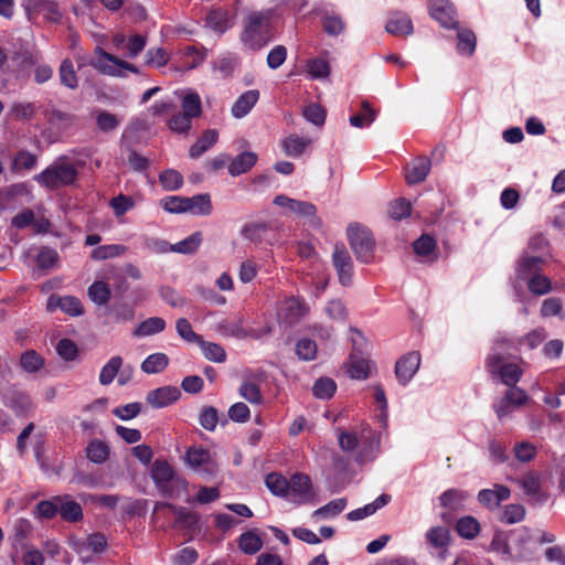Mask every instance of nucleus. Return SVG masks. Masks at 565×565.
<instances>
[{"instance_id": "f257e3e1", "label": "nucleus", "mask_w": 565, "mask_h": 565, "mask_svg": "<svg viewBox=\"0 0 565 565\" xmlns=\"http://www.w3.org/2000/svg\"><path fill=\"white\" fill-rule=\"evenodd\" d=\"M339 447L351 455L356 462L363 463L374 459L379 450V435L367 425L351 430L338 429Z\"/></svg>"}, {"instance_id": "f03ea898", "label": "nucleus", "mask_w": 565, "mask_h": 565, "mask_svg": "<svg viewBox=\"0 0 565 565\" xmlns=\"http://www.w3.org/2000/svg\"><path fill=\"white\" fill-rule=\"evenodd\" d=\"M504 349L505 340L497 341L492 353L486 360V369L492 377L499 379L504 385L518 387L516 383L521 380L523 370L503 353Z\"/></svg>"}, {"instance_id": "7ed1b4c3", "label": "nucleus", "mask_w": 565, "mask_h": 565, "mask_svg": "<svg viewBox=\"0 0 565 565\" xmlns=\"http://www.w3.org/2000/svg\"><path fill=\"white\" fill-rule=\"evenodd\" d=\"M271 10L250 12L245 21L242 41L253 51L260 50L270 40Z\"/></svg>"}, {"instance_id": "20e7f679", "label": "nucleus", "mask_w": 565, "mask_h": 565, "mask_svg": "<svg viewBox=\"0 0 565 565\" xmlns=\"http://www.w3.org/2000/svg\"><path fill=\"white\" fill-rule=\"evenodd\" d=\"M150 477L157 489L167 497H179L186 490V481L166 460L157 459L153 461L150 468Z\"/></svg>"}, {"instance_id": "39448f33", "label": "nucleus", "mask_w": 565, "mask_h": 565, "mask_svg": "<svg viewBox=\"0 0 565 565\" xmlns=\"http://www.w3.org/2000/svg\"><path fill=\"white\" fill-rule=\"evenodd\" d=\"M76 178L77 170L75 166L66 158H58L34 179L47 189H58L72 184Z\"/></svg>"}, {"instance_id": "423d86ee", "label": "nucleus", "mask_w": 565, "mask_h": 565, "mask_svg": "<svg viewBox=\"0 0 565 565\" xmlns=\"http://www.w3.org/2000/svg\"><path fill=\"white\" fill-rule=\"evenodd\" d=\"M95 54L96 57L90 62V65L104 75L122 78L127 76V73H139V68L136 65L118 58L100 47H96Z\"/></svg>"}, {"instance_id": "0eeeda50", "label": "nucleus", "mask_w": 565, "mask_h": 565, "mask_svg": "<svg viewBox=\"0 0 565 565\" xmlns=\"http://www.w3.org/2000/svg\"><path fill=\"white\" fill-rule=\"evenodd\" d=\"M348 237L355 257L362 263H371L375 246L372 234L360 225H352L348 228Z\"/></svg>"}, {"instance_id": "6e6552de", "label": "nucleus", "mask_w": 565, "mask_h": 565, "mask_svg": "<svg viewBox=\"0 0 565 565\" xmlns=\"http://www.w3.org/2000/svg\"><path fill=\"white\" fill-rule=\"evenodd\" d=\"M274 204L281 207L284 210L282 213L286 216L295 215L308 218L312 224H320V221L317 217V207L308 201H300L291 199L285 194H279L275 196Z\"/></svg>"}, {"instance_id": "1a4fd4ad", "label": "nucleus", "mask_w": 565, "mask_h": 565, "mask_svg": "<svg viewBox=\"0 0 565 565\" xmlns=\"http://www.w3.org/2000/svg\"><path fill=\"white\" fill-rule=\"evenodd\" d=\"M290 486L287 499L295 504H307L316 500V491L311 479L305 473H295L289 479Z\"/></svg>"}, {"instance_id": "9d476101", "label": "nucleus", "mask_w": 565, "mask_h": 565, "mask_svg": "<svg viewBox=\"0 0 565 565\" xmlns=\"http://www.w3.org/2000/svg\"><path fill=\"white\" fill-rule=\"evenodd\" d=\"M162 509H169L175 516L174 527L183 531L185 535L193 537L196 525L199 523V516L182 507H175L167 502H157L154 504L153 514L158 513Z\"/></svg>"}, {"instance_id": "9b49d317", "label": "nucleus", "mask_w": 565, "mask_h": 565, "mask_svg": "<svg viewBox=\"0 0 565 565\" xmlns=\"http://www.w3.org/2000/svg\"><path fill=\"white\" fill-rule=\"evenodd\" d=\"M509 559L525 561L533 555V543L530 531L520 527L510 532Z\"/></svg>"}, {"instance_id": "f8f14e48", "label": "nucleus", "mask_w": 565, "mask_h": 565, "mask_svg": "<svg viewBox=\"0 0 565 565\" xmlns=\"http://www.w3.org/2000/svg\"><path fill=\"white\" fill-rule=\"evenodd\" d=\"M529 398L523 388L509 387L503 396L493 405V409L498 418L503 419L526 404Z\"/></svg>"}, {"instance_id": "ddd939ff", "label": "nucleus", "mask_w": 565, "mask_h": 565, "mask_svg": "<svg viewBox=\"0 0 565 565\" xmlns=\"http://www.w3.org/2000/svg\"><path fill=\"white\" fill-rule=\"evenodd\" d=\"M308 312L306 302L294 296H286L277 307V318L285 324L299 322Z\"/></svg>"}, {"instance_id": "4468645a", "label": "nucleus", "mask_w": 565, "mask_h": 565, "mask_svg": "<svg viewBox=\"0 0 565 565\" xmlns=\"http://www.w3.org/2000/svg\"><path fill=\"white\" fill-rule=\"evenodd\" d=\"M241 0H216L214 32L224 33L234 25Z\"/></svg>"}, {"instance_id": "2eb2a0df", "label": "nucleus", "mask_w": 565, "mask_h": 565, "mask_svg": "<svg viewBox=\"0 0 565 565\" xmlns=\"http://www.w3.org/2000/svg\"><path fill=\"white\" fill-rule=\"evenodd\" d=\"M107 545L106 537L100 533L89 535L85 540H75L72 542L73 550L79 555L83 563L92 561L90 552L102 553Z\"/></svg>"}, {"instance_id": "dca6fc26", "label": "nucleus", "mask_w": 565, "mask_h": 565, "mask_svg": "<svg viewBox=\"0 0 565 565\" xmlns=\"http://www.w3.org/2000/svg\"><path fill=\"white\" fill-rule=\"evenodd\" d=\"M332 262L337 269L339 281L343 286H349L352 281V259L343 245H337L332 255Z\"/></svg>"}, {"instance_id": "f3484780", "label": "nucleus", "mask_w": 565, "mask_h": 565, "mask_svg": "<svg viewBox=\"0 0 565 565\" xmlns=\"http://www.w3.org/2000/svg\"><path fill=\"white\" fill-rule=\"evenodd\" d=\"M420 365V354L416 351L403 355L395 365V374L398 382L407 384L418 371Z\"/></svg>"}, {"instance_id": "a211bd4d", "label": "nucleus", "mask_w": 565, "mask_h": 565, "mask_svg": "<svg viewBox=\"0 0 565 565\" xmlns=\"http://www.w3.org/2000/svg\"><path fill=\"white\" fill-rule=\"evenodd\" d=\"M430 17L441 26L451 29L457 26L456 11L448 0H434L429 8Z\"/></svg>"}, {"instance_id": "6ab92c4d", "label": "nucleus", "mask_w": 565, "mask_h": 565, "mask_svg": "<svg viewBox=\"0 0 565 565\" xmlns=\"http://www.w3.org/2000/svg\"><path fill=\"white\" fill-rule=\"evenodd\" d=\"M181 396V391L177 386H162L148 392L146 401L153 408H163L175 403Z\"/></svg>"}, {"instance_id": "aec40b11", "label": "nucleus", "mask_w": 565, "mask_h": 565, "mask_svg": "<svg viewBox=\"0 0 565 565\" xmlns=\"http://www.w3.org/2000/svg\"><path fill=\"white\" fill-rule=\"evenodd\" d=\"M57 308L73 317L81 316L84 312L82 302L74 296H50L46 302V310L53 312Z\"/></svg>"}, {"instance_id": "412c9836", "label": "nucleus", "mask_w": 565, "mask_h": 565, "mask_svg": "<svg viewBox=\"0 0 565 565\" xmlns=\"http://www.w3.org/2000/svg\"><path fill=\"white\" fill-rule=\"evenodd\" d=\"M518 483L522 487L524 493L533 503L546 501L547 494L541 489V477L537 472L531 471L522 476Z\"/></svg>"}, {"instance_id": "4be33fe9", "label": "nucleus", "mask_w": 565, "mask_h": 565, "mask_svg": "<svg viewBox=\"0 0 565 565\" xmlns=\"http://www.w3.org/2000/svg\"><path fill=\"white\" fill-rule=\"evenodd\" d=\"M545 258L542 256H532L525 250L516 263V277L521 280H527L534 274H540Z\"/></svg>"}, {"instance_id": "5701e85b", "label": "nucleus", "mask_w": 565, "mask_h": 565, "mask_svg": "<svg viewBox=\"0 0 565 565\" xmlns=\"http://www.w3.org/2000/svg\"><path fill=\"white\" fill-rule=\"evenodd\" d=\"M511 492L510 489L502 484H495L492 489H483L478 493L479 502L489 508L495 509L504 500H508Z\"/></svg>"}, {"instance_id": "b1692460", "label": "nucleus", "mask_w": 565, "mask_h": 565, "mask_svg": "<svg viewBox=\"0 0 565 565\" xmlns=\"http://www.w3.org/2000/svg\"><path fill=\"white\" fill-rule=\"evenodd\" d=\"M385 31L395 36H407L414 31L413 22L407 14L395 12L387 19Z\"/></svg>"}, {"instance_id": "393cba45", "label": "nucleus", "mask_w": 565, "mask_h": 565, "mask_svg": "<svg viewBox=\"0 0 565 565\" xmlns=\"http://www.w3.org/2000/svg\"><path fill=\"white\" fill-rule=\"evenodd\" d=\"M425 536L428 544L438 550L439 556L445 558L450 543L449 530L445 526H434L427 531Z\"/></svg>"}, {"instance_id": "a878e982", "label": "nucleus", "mask_w": 565, "mask_h": 565, "mask_svg": "<svg viewBox=\"0 0 565 565\" xmlns=\"http://www.w3.org/2000/svg\"><path fill=\"white\" fill-rule=\"evenodd\" d=\"M430 160L426 157L415 159L407 168L405 178L408 184L423 182L430 171Z\"/></svg>"}, {"instance_id": "bb28decb", "label": "nucleus", "mask_w": 565, "mask_h": 565, "mask_svg": "<svg viewBox=\"0 0 565 565\" xmlns=\"http://www.w3.org/2000/svg\"><path fill=\"white\" fill-rule=\"evenodd\" d=\"M177 332L188 342H198L201 345L205 358L212 360V344L202 341L201 338L192 330V327L186 319L181 318L177 321Z\"/></svg>"}, {"instance_id": "cd10ccee", "label": "nucleus", "mask_w": 565, "mask_h": 565, "mask_svg": "<svg viewBox=\"0 0 565 565\" xmlns=\"http://www.w3.org/2000/svg\"><path fill=\"white\" fill-rule=\"evenodd\" d=\"M259 99V92L257 89H250L243 93L232 106L233 117L241 119L245 117L256 105Z\"/></svg>"}, {"instance_id": "c85d7f7f", "label": "nucleus", "mask_w": 565, "mask_h": 565, "mask_svg": "<svg viewBox=\"0 0 565 565\" xmlns=\"http://www.w3.org/2000/svg\"><path fill=\"white\" fill-rule=\"evenodd\" d=\"M174 94L180 97L182 110L185 115L192 119L201 115V98L198 93L191 89H182L175 90Z\"/></svg>"}, {"instance_id": "c756f323", "label": "nucleus", "mask_w": 565, "mask_h": 565, "mask_svg": "<svg viewBox=\"0 0 565 565\" xmlns=\"http://www.w3.org/2000/svg\"><path fill=\"white\" fill-rule=\"evenodd\" d=\"M39 110L35 103L19 100L13 102L8 110V117L17 121L32 120Z\"/></svg>"}, {"instance_id": "7c9ffc66", "label": "nucleus", "mask_w": 565, "mask_h": 565, "mask_svg": "<svg viewBox=\"0 0 565 565\" xmlns=\"http://www.w3.org/2000/svg\"><path fill=\"white\" fill-rule=\"evenodd\" d=\"M6 405L14 411L18 416H26L34 407L29 395L20 391H13L6 397Z\"/></svg>"}, {"instance_id": "2f4dec72", "label": "nucleus", "mask_w": 565, "mask_h": 565, "mask_svg": "<svg viewBox=\"0 0 565 565\" xmlns=\"http://www.w3.org/2000/svg\"><path fill=\"white\" fill-rule=\"evenodd\" d=\"M257 162V154L252 151H245L236 156L228 166V172L232 175H239L249 171Z\"/></svg>"}, {"instance_id": "473e14b6", "label": "nucleus", "mask_w": 565, "mask_h": 565, "mask_svg": "<svg viewBox=\"0 0 565 565\" xmlns=\"http://www.w3.org/2000/svg\"><path fill=\"white\" fill-rule=\"evenodd\" d=\"M211 455L207 449L193 446L186 452V462L195 471L201 472L207 470Z\"/></svg>"}, {"instance_id": "72a5a7b5", "label": "nucleus", "mask_w": 565, "mask_h": 565, "mask_svg": "<svg viewBox=\"0 0 565 565\" xmlns=\"http://www.w3.org/2000/svg\"><path fill=\"white\" fill-rule=\"evenodd\" d=\"M391 501V495L381 494L377 497L372 503L364 505L363 508H359L348 513V519L350 521H360L366 516L374 514L379 509L385 507Z\"/></svg>"}, {"instance_id": "f704fd0d", "label": "nucleus", "mask_w": 565, "mask_h": 565, "mask_svg": "<svg viewBox=\"0 0 565 565\" xmlns=\"http://www.w3.org/2000/svg\"><path fill=\"white\" fill-rule=\"evenodd\" d=\"M166 321L159 317H151L140 322L134 330L132 335L137 338L150 337L163 331Z\"/></svg>"}, {"instance_id": "c9c22d12", "label": "nucleus", "mask_w": 565, "mask_h": 565, "mask_svg": "<svg viewBox=\"0 0 565 565\" xmlns=\"http://www.w3.org/2000/svg\"><path fill=\"white\" fill-rule=\"evenodd\" d=\"M265 484L274 495L287 498L290 482L281 473H268L265 478Z\"/></svg>"}, {"instance_id": "e433bc0d", "label": "nucleus", "mask_w": 565, "mask_h": 565, "mask_svg": "<svg viewBox=\"0 0 565 565\" xmlns=\"http://www.w3.org/2000/svg\"><path fill=\"white\" fill-rule=\"evenodd\" d=\"M311 140L298 135H291L282 140V149L287 156L300 157Z\"/></svg>"}, {"instance_id": "4c0bfd02", "label": "nucleus", "mask_w": 565, "mask_h": 565, "mask_svg": "<svg viewBox=\"0 0 565 565\" xmlns=\"http://www.w3.org/2000/svg\"><path fill=\"white\" fill-rule=\"evenodd\" d=\"M457 51L461 55L471 56L476 50L477 38L469 29H459L457 32Z\"/></svg>"}, {"instance_id": "58836bf2", "label": "nucleus", "mask_w": 565, "mask_h": 565, "mask_svg": "<svg viewBox=\"0 0 565 565\" xmlns=\"http://www.w3.org/2000/svg\"><path fill=\"white\" fill-rule=\"evenodd\" d=\"M169 364V358L164 353H153L141 363V370L147 374L162 372Z\"/></svg>"}, {"instance_id": "ea45409f", "label": "nucleus", "mask_w": 565, "mask_h": 565, "mask_svg": "<svg viewBox=\"0 0 565 565\" xmlns=\"http://www.w3.org/2000/svg\"><path fill=\"white\" fill-rule=\"evenodd\" d=\"M467 498V492L457 489H449L440 495L439 500L444 508L456 511L462 508Z\"/></svg>"}, {"instance_id": "a19ab883", "label": "nucleus", "mask_w": 565, "mask_h": 565, "mask_svg": "<svg viewBox=\"0 0 565 565\" xmlns=\"http://www.w3.org/2000/svg\"><path fill=\"white\" fill-rule=\"evenodd\" d=\"M33 532V525L30 520L19 518L12 524V541L13 544H23Z\"/></svg>"}, {"instance_id": "79ce46f5", "label": "nucleus", "mask_w": 565, "mask_h": 565, "mask_svg": "<svg viewBox=\"0 0 565 565\" xmlns=\"http://www.w3.org/2000/svg\"><path fill=\"white\" fill-rule=\"evenodd\" d=\"M361 108V113L351 116L349 119L351 126L356 128L370 126L376 117V111L371 107L369 102H362Z\"/></svg>"}, {"instance_id": "37998d69", "label": "nucleus", "mask_w": 565, "mask_h": 565, "mask_svg": "<svg viewBox=\"0 0 565 565\" xmlns=\"http://www.w3.org/2000/svg\"><path fill=\"white\" fill-rule=\"evenodd\" d=\"M201 243H202L201 234L194 233L175 244H171L170 253H178V254H184V255L192 254L199 248Z\"/></svg>"}, {"instance_id": "c03bdc74", "label": "nucleus", "mask_w": 565, "mask_h": 565, "mask_svg": "<svg viewBox=\"0 0 565 565\" xmlns=\"http://www.w3.org/2000/svg\"><path fill=\"white\" fill-rule=\"evenodd\" d=\"M87 458L94 463H103L109 457V447L102 440H93L86 448Z\"/></svg>"}, {"instance_id": "a18cd8bd", "label": "nucleus", "mask_w": 565, "mask_h": 565, "mask_svg": "<svg viewBox=\"0 0 565 565\" xmlns=\"http://www.w3.org/2000/svg\"><path fill=\"white\" fill-rule=\"evenodd\" d=\"M122 365V359L118 355L113 356L100 370L99 383L109 385L118 374Z\"/></svg>"}, {"instance_id": "49530a36", "label": "nucleus", "mask_w": 565, "mask_h": 565, "mask_svg": "<svg viewBox=\"0 0 565 565\" xmlns=\"http://www.w3.org/2000/svg\"><path fill=\"white\" fill-rule=\"evenodd\" d=\"M527 288L535 296H543L548 294L553 286L552 280L543 274H534L527 279Z\"/></svg>"}, {"instance_id": "de8ad7c7", "label": "nucleus", "mask_w": 565, "mask_h": 565, "mask_svg": "<svg viewBox=\"0 0 565 565\" xmlns=\"http://www.w3.org/2000/svg\"><path fill=\"white\" fill-rule=\"evenodd\" d=\"M127 247L120 244L103 245L92 250L90 257L96 260H104L108 258L118 257L125 254Z\"/></svg>"}, {"instance_id": "09e8293b", "label": "nucleus", "mask_w": 565, "mask_h": 565, "mask_svg": "<svg viewBox=\"0 0 565 565\" xmlns=\"http://www.w3.org/2000/svg\"><path fill=\"white\" fill-rule=\"evenodd\" d=\"M456 530L461 537L471 540L479 534L480 524L472 516H463L457 522Z\"/></svg>"}, {"instance_id": "8fccbe9b", "label": "nucleus", "mask_w": 565, "mask_h": 565, "mask_svg": "<svg viewBox=\"0 0 565 565\" xmlns=\"http://www.w3.org/2000/svg\"><path fill=\"white\" fill-rule=\"evenodd\" d=\"M36 264L43 269H54L60 265L58 253L51 247H42L36 255Z\"/></svg>"}, {"instance_id": "3c124183", "label": "nucleus", "mask_w": 565, "mask_h": 565, "mask_svg": "<svg viewBox=\"0 0 565 565\" xmlns=\"http://www.w3.org/2000/svg\"><path fill=\"white\" fill-rule=\"evenodd\" d=\"M110 295V288L105 281H95L88 288L89 299L97 305L107 303Z\"/></svg>"}, {"instance_id": "603ef678", "label": "nucleus", "mask_w": 565, "mask_h": 565, "mask_svg": "<svg viewBox=\"0 0 565 565\" xmlns=\"http://www.w3.org/2000/svg\"><path fill=\"white\" fill-rule=\"evenodd\" d=\"M61 83L67 88L75 89L78 85L76 72L71 60H64L58 71Z\"/></svg>"}, {"instance_id": "864d4df0", "label": "nucleus", "mask_w": 565, "mask_h": 565, "mask_svg": "<svg viewBox=\"0 0 565 565\" xmlns=\"http://www.w3.org/2000/svg\"><path fill=\"white\" fill-rule=\"evenodd\" d=\"M337 390V384L329 377H320L316 381L312 387V393L317 398L328 399L331 398Z\"/></svg>"}, {"instance_id": "5fc2aeb1", "label": "nucleus", "mask_w": 565, "mask_h": 565, "mask_svg": "<svg viewBox=\"0 0 565 565\" xmlns=\"http://www.w3.org/2000/svg\"><path fill=\"white\" fill-rule=\"evenodd\" d=\"M211 209V199L209 194H199L188 198V213L193 215L206 214Z\"/></svg>"}, {"instance_id": "6e6d98bb", "label": "nucleus", "mask_w": 565, "mask_h": 565, "mask_svg": "<svg viewBox=\"0 0 565 565\" xmlns=\"http://www.w3.org/2000/svg\"><path fill=\"white\" fill-rule=\"evenodd\" d=\"M95 120L98 129L104 132L115 130L120 124V119L107 110H97L95 113Z\"/></svg>"}, {"instance_id": "4d7b16f0", "label": "nucleus", "mask_w": 565, "mask_h": 565, "mask_svg": "<svg viewBox=\"0 0 565 565\" xmlns=\"http://www.w3.org/2000/svg\"><path fill=\"white\" fill-rule=\"evenodd\" d=\"M347 507V500L344 498L335 499L327 503L326 505L317 509L312 516H320L323 519L332 518L340 514Z\"/></svg>"}, {"instance_id": "13d9d810", "label": "nucleus", "mask_w": 565, "mask_h": 565, "mask_svg": "<svg viewBox=\"0 0 565 565\" xmlns=\"http://www.w3.org/2000/svg\"><path fill=\"white\" fill-rule=\"evenodd\" d=\"M238 545L244 553L255 554L262 548L263 541L256 533L246 532L239 536Z\"/></svg>"}, {"instance_id": "bf43d9fd", "label": "nucleus", "mask_w": 565, "mask_h": 565, "mask_svg": "<svg viewBox=\"0 0 565 565\" xmlns=\"http://www.w3.org/2000/svg\"><path fill=\"white\" fill-rule=\"evenodd\" d=\"M159 181L167 191H175L183 184V177L179 171L168 169L160 173Z\"/></svg>"}, {"instance_id": "052dcab7", "label": "nucleus", "mask_w": 565, "mask_h": 565, "mask_svg": "<svg viewBox=\"0 0 565 565\" xmlns=\"http://www.w3.org/2000/svg\"><path fill=\"white\" fill-rule=\"evenodd\" d=\"M20 364L25 372L35 373L43 366L44 361L40 354L30 350L21 355Z\"/></svg>"}, {"instance_id": "680f3d73", "label": "nucleus", "mask_w": 565, "mask_h": 565, "mask_svg": "<svg viewBox=\"0 0 565 565\" xmlns=\"http://www.w3.org/2000/svg\"><path fill=\"white\" fill-rule=\"evenodd\" d=\"M35 164L36 156L25 150L19 151L12 160V169L14 171L31 170L35 167Z\"/></svg>"}, {"instance_id": "e2e57ef3", "label": "nucleus", "mask_w": 565, "mask_h": 565, "mask_svg": "<svg viewBox=\"0 0 565 565\" xmlns=\"http://www.w3.org/2000/svg\"><path fill=\"white\" fill-rule=\"evenodd\" d=\"M110 313L114 321L117 323L130 322L135 318V310L132 306L126 302L114 305L110 309Z\"/></svg>"}, {"instance_id": "0e129e2a", "label": "nucleus", "mask_w": 565, "mask_h": 565, "mask_svg": "<svg viewBox=\"0 0 565 565\" xmlns=\"http://www.w3.org/2000/svg\"><path fill=\"white\" fill-rule=\"evenodd\" d=\"M58 512L63 520L70 522H76L83 518L82 507L74 501L62 502Z\"/></svg>"}, {"instance_id": "69168bd1", "label": "nucleus", "mask_w": 565, "mask_h": 565, "mask_svg": "<svg viewBox=\"0 0 565 565\" xmlns=\"http://www.w3.org/2000/svg\"><path fill=\"white\" fill-rule=\"evenodd\" d=\"M198 559V551L193 547L186 546L172 555L171 563L172 565H193Z\"/></svg>"}, {"instance_id": "338daca9", "label": "nucleus", "mask_w": 565, "mask_h": 565, "mask_svg": "<svg viewBox=\"0 0 565 565\" xmlns=\"http://www.w3.org/2000/svg\"><path fill=\"white\" fill-rule=\"evenodd\" d=\"M109 205L111 206L114 214L119 217L135 206V201L131 196L119 194L110 200Z\"/></svg>"}, {"instance_id": "774afa93", "label": "nucleus", "mask_w": 565, "mask_h": 565, "mask_svg": "<svg viewBox=\"0 0 565 565\" xmlns=\"http://www.w3.org/2000/svg\"><path fill=\"white\" fill-rule=\"evenodd\" d=\"M370 373V363L364 359H356L353 355L351 356V363L349 369V374L352 379L355 380H365Z\"/></svg>"}]
</instances>
